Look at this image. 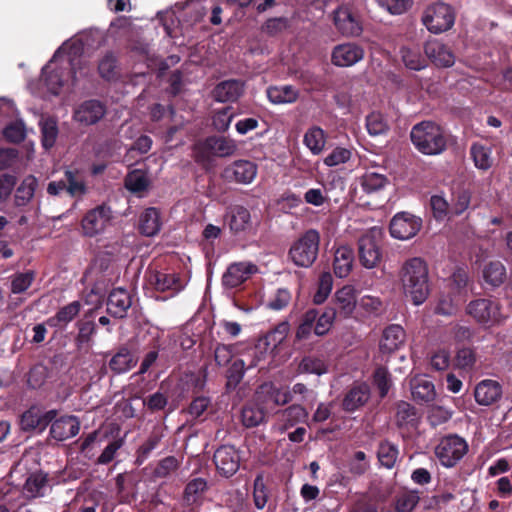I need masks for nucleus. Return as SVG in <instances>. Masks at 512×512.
<instances>
[{"instance_id":"nucleus-11","label":"nucleus","mask_w":512,"mask_h":512,"mask_svg":"<svg viewBox=\"0 0 512 512\" xmlns=\"http://www.w3.org/2000/svg\"><path fill=\"white\" fill-rule=\"evenodd\" d=\"M357 304V294L356 290L351 285H345L342 288L338 289L334 295L331 303L326 306L322 311H332V325L337 317L340 318H349Z\"/></svg>"},{"instance_id":"nucleus-17","label":"nucleus","mask_w":512,"mask_h":512,"mask_svg":"<svg viewBox=\"0 0 512 512\" xmlns=\"http://www.w3.org/2000/svg\"><path fill=\"white\" fill-rule=\"evenodd\" d=\"M364 50L355 43H344L335 46L331 53V62L338 67H350L361 61Z\"/></svg>"},{"instance_id":"nucleus-14","label":"nucleus","mask_w":512,"mask_h":512,"mask_svg":"<svg viewBox=\"0 0 512 512\" xmlns=\"http://www.w3.org/2000/svg\"><path fill=\"white\" fill-rule=\"evenodd\" d=\"M257 272L258 267L252 262L231 263L222 276V284L226 288H237Z\"/></svg>"},{"instance_id":"nucleus-47","label":"nucleus","mask_w":512,"mask_h":512,"mask_svg":"<svg viewBox=\"0 0 512 512\" xmlns=\"http://www.w3.org/2000/svg\"><path fill=\"white\" fill-rule=\"evenodd\" d=\"M37 179L33 175H29L23 179L17 187L14 202L17 207L26 206L34 197L37 187Z\"/></svg>"},{"instance_id":"nucleus-10","label":"nucleus","mask_w":512,"mask_h":512,"mask_svg":"<svg viewBox=\"0 0 512 512\" xmlns=\"http://www.w3.org/2000/svg\"><path fill=\"white\" fill-rule=\"evenodd\" d=\"M466 313L477 323L486 326H493L502 320L499 302L487 298L472 300L466 307Z\"/></svg>"},{"instance_id":"nucleus-19","label":"nucleus","mask_w":512,"mask_h":512,"mask_svg":"<svg viewBox=\"0 0 512 512\" xmlns=\"http://www.w3.org/2000/svg\"><path fill=\"white\" fill-rule=\"evenodd\" d=\"M257 175V166L249 160H237L227 166L223 171V177L227 181L241 184L251 183Z\"/></svg>"},{"instance_id":"nucleus-25","label":"nucleus","mask_w":512,"mask_h":512,"mask_svg":"<svg viewBox=\"0 0 512 512\" xmlns=\"http://www.w3.org/2000/svg\"><path fill=\"white\" fill-rule=\"evenodd\" d=\"M129 293L122 288L113 289L107 299V313L114 318H123L131 307Z\"/></svg>"},{"instance_id":"nucleus-1","label":"nucleus","mask_w":512,"mask_h":512,"mask_svg":"<svg viewBox=\"0 0 512 512\" xmlns=\"http://www.w3.org/2000/svg\"><path fill=\"white\" fill-rule=\"evenodd\" d=\"M400 280L406 297L415 305H420L427 299L430 286L428 267L420 257L406 260L400 270Z\"/></svg>"},{"instance_id":"nucleus-27","label":"nucleus","mask_w":512,"mask_h":512,"mask_svg":"<svg viewBox=\"0 0 512 512\" xmlns=\"http://www.w3.org/2000/svg\"><path fill=\"white\" fill-rule=\"evenodd\" d=\"M290 331V324L288 321L278 323L273 329L268 331L262 338L259 339L257 348L263 347L264 351L274 352L279 345H281L287 338Z\"/></svg>"},{"instance_id":"nucleus-59","label":"nucleus","mask_w":512,"mask_h":512,"mask_svg":"<svg viewBox=\"0 0 512 512\" xmlns=\"http://www.w3.org/2000/svg\"><path fill=\"white\" fill-rule=\"evenodd\" d=\"M49 377V369L43 364L34 365L28 372L27 385L31 389L41 388Z\"/></svg>"},{"instance_id":"nucleus-46","label":"nucleus","mask_w":512,"mask_h":512,"mask_svg":"<svg viewBox=\"0 0 512 512\" xmlns=\"http://www.w3.org/2000/svg\"><path fill=\"white\" fill-rule=\"evenodd\" d=\"M211 406V398L208 396L200 395L195 396L189 406L183 410L189 416L192 422H202L205 420V413Z\"/></svg>"},{"instance_id":"nucleus-13","label":"nucleus","mask_w":512,"mask_h":512,"mask_svg":"<svg viewBox=\"0 0 512 512\" xmlns=\"http://www.w3.org/2000/svg\"><path fill=\"white\" fill-rule=\"evenodd\" d=\"M232 234L245 235L255 230L250 211L242 205H234L229 208L225 215Z\"/></svg>"},{"instance_id":"nucleus-23","label":"nucleus","mask_w":512,"mask_h":512,"mask_svg":"<svg viewBox=\"0 0 512 512\" xmlns=\"http://www.w3.org/2000/svg\"><path fill=\"white\" fill-rule=\"evenodd\" d=\"M244 92V83L237 79L224 80L212 90V97L216 102L226 103L237 101Z\"/></svg>"},{"instance_id":"nucleus-37","label":"nucleus","mask_w":512,"mask_h":512,"mask_svg":"<svg viewBox=\"0 0 512 512\" xmlns=\"http://www.w3.org/2000/svg\"><path fill=\"white\" fill-rule=\"evenodd\" d=\"M411 393L417 403H428L436 397L433 382L425 377H415L411 380Z\"/></svg>"},{"instance_id":"nucleus-7","label":"nucleus","mask_w":512,"mask_h":512,"mask_svg":"<svg viewBox=\"0 0 512 512\" xmlns=\"http://www.w3.org/2000/svg\"><path fill=\"white\" fill-rule=\"evenodd\" d=\"M381 237V230L372 228L359 238L358 258L363 267L372 269L381 261Z\"/></svg>"},{"instance_id":"nucleus-36","label":"nucleus","mask_w":512,"mask_h":512,"mask_svg":"<svg viewBox=\"0 0 512 512\" xmlns=\"http://www.w3.org/2000/svg\"><path fill=\"white\" fill-rule=\"evenodd\" d=\"M354 252L348 246H341L334 253L333 270L337 277H347L353 267Z\"/></svg>"},{"instance_id":"nucleus-52","label":"nucleus","mask_w":512,"mask_h":512,"mask_svg":"<svg viewBox=\"0 0 512 512\" xmlns=\"http://www.w3.org/2000/svg\"><path fill=\"white\" fill-rule=\"evenodd\" d=\"M245 362L242 359L234 360L226 371V391L231 392L237 388L245 374Z\"/></svg>"},{"instance_id":"nucleus-29","label":"nucleus","mask_w":512,"mask_h":512,"mask_svg":"<svg viewBox=\"0 0 512 512\" xmlns=\"http://www.w3.org/2000/svg\"><path fill=\"white\" fill-rule=\"evenodd\" d=\"M395 422L399 429H417L420 424V414L413 405L401 401L396 407Z\"/></svg>"},{"instance_id":"nucleus-45","label":"nucleus","mask_w":512,"mask_h":512,"mask_svg":"<svg viewBox=\"0 0 512 512\" xmlns=\"http://www.w3.org/2000/svg\"><path fill=\"white\" fill-rule=\"evenodd\" d=\"M347 468L352 476L361 477L370 470V460L364 451H354L347 458Z\"/></svg>"},{"instance_id":"nucleus-62","label":"nucleus","mask_w":512,"mask_h":512,"mask_svg":"<svg viewBox=\"0 0 512 512\" xmlns=\"http://www.w3.org/2000/svg\"><path fill=\"white\" fill-rule=\"evenodd\" d=\"M299 370L303 373L322 375L327 372V365L318 357L305 356L299 363Z\"/></svg>"},{"instance_id":"nucleus-57","label":"nucleus","mask_w":512,"mask_h":512,"mask_svg":"<svg viewBox=\"0 0 512 512\" xmlns=\"http://www.w3.org/2000/svg\"><path fill=\"white\" fill-rule=\"evenodd\" d=\"M333 277L329 272H323L318 279L317 291L313 295V303L322 304L332 291Z\"/></svg>"},{"instance_id":"nucleus-32","label":"nucleus","mask_w":512,"mask_h":512,"mask_svg":"<svg viewBox=\"0 0 512 512\" xmlns=\"http://www.w3.org/2000/svg\"><path fill=\"white\" fill-rule=\"evenodd\" d=\"M82 305L79 301H73L60 308L54 316L46 320L47 326L56 329H64L80 313Z\"/></svg>"},{"instance_id":"nucleus-63","label":"nucleus","mask_w":512,"mask_h":512,"mask_svg":"<svg viewBox=\"0 0 512 512\" xmlns=\"http://www.w3.org/2000/svg\"><path fill=\"white\" fill-rule=\"evenodd\" d=\"M476 362V353L473 348L463 347L458 349L455 356V365L464 370H471Z\"/></svg>"},{"instance_id":"nucleus-35","label":"nucleus","mask_w":512,"mask_h":512,"mask_svg":"<svg viewBox=\"0 0 512 512\" xmlns=\"http://www.w3.org/2000/svg\"><path fill=\"white\" fill-rule=\"evenodd\" d=\"M136 365V359L132 351L125 345L118 348L110 359L108 366L114 374H122L131 370Z\"/></svg>"},{"instance_id":"nucleus-55","label":"nucleus","mask_w":512,"mask_h":512,"mask_svg":"<svg viewBox=\"0 0 512 512\" xmlns=\"http://www.w3.org/2000/svg\"><path fill=\"white\" fill-rule=\"evenodd\" d=\"M366 128L370 136L385 135L389 131V124L380 112H371L366 117Z\"/></svg>"},{"instance_id":"nucleus-39","label":"nucleus","mask_w":512,"mask_h":512,"mask_svg":"<svg viewBox=\"0 0 512 512\" xmlns=\"http://www.w3.org/2000/svg\"><path fill=\"white\" fill-rule=\"evenodd\" d=\"M506 267L501 261H490L484 266L483 279L491 287H499L506 280Z\"/></svg>"},{"instance_id":"nucleus-41","label":"nucleus","mask_w":512,"mask_h":512,"mask_svg":"<svg viewBox=\"0 0 512 512\" xmlns=\"http://www.w3.org/2000/svg\"><path fill=\"white\" fill-rule=\"evenodd\" d=\"M462 302L461 295L449 291L442 293L435 306V313L443 316H452L458 311Z\"/></svg>"},{"instance_id":"nucleus-8","label":"nucleus","mask_w":512,"mask_h":512,"mask_svg":"<svg viewBox=\"0 0 512 512\" xmlns=\"http://www.w3.org/2000/svg\"><path fill=\"white\" fill-rule=\"evenodd\" d=\"M468 452L467 442L458 435L443 437L435 448V455L444 467H454Z\"/></svg>"},{"instance_id":"nucleus-5","label":"nucleus","mask_w":512,"mask_h":512,"mask_svg":"<svg viewBox=\"0 0 512 512\" xmlns=\"http://www.w3.org/2000/svg\"><path fill=\"white\" fill-rule=\"evenodd\" d=\"M333 312L316 308L306 310L299 318L295 330L294 342H303L312 335L323 337L332 328Z\"/></svg>"},{"instance_id":"nucleus-31","label":"nucleus","mask_w":512,"mask_h":512,"mask_svg":"<svg viewBox=\"0 0 512 512\" xmlns=\"http://www.w3.org/2000/svg\"><path fill=\"white\" fill-rule=\"evenodd\" d=\"M267 420V412L259 403L247 402L243 405L240 413V421L245 428H254Z\"/></svg>"},{"instance_id":"nucleus-54","label":"nucleus","mask_w":512,"mask_h":512,"mask_svg":"<svg viewBox=\"0 0 512 512\" xmlns=\"http://www.w3.org/2000/svg\"><path fill=\"white\" fill-rule=\"evenodd\" d=\"M472 193L465 188H459L452 193L450 212L456 216L463 214L470 206Z\"/></svg>"},{"instance_id":"nucleus-2","label":"nucleus","mask_w":512,"mask_h":512,"mask_svg":"<svg viewBox=\"0 0 512 512\" xmlns=\"http://www.w3.org/2000/svg\"><path fill=\"white\" fill-rule=\"evenodd\" d=\"M414 147L428 156L440 155L446 151L448 137L445 130L436 122L424 120L415 124L410 131Z\"/></svg>"},{"instance_id":"nucleus-12","label":"nucleus","mask_w":512,"mask_h":512,"mask_svg":"<svg viewBox=\"0 0 512 512\" xmlns=\"http://www.w3.org/2000/svg\"><path fill=\"white\" fill-rule=\"evenodd\" d=\"M422 227V219L409 212H399L390 221L389 231L393 238L407 240L414 237Z\"/></svg>"},{"instance_id":"nucleus-56","label":"nucleus","mask_w":512,"mask_h":512,"mask_svg":"<svg viewBox=\"0 0 512 512\" xmlns=\"http://www.w3.org/2000/svg\"><path fill=\"white\" fill-rule=\"evenodd\" d=\"M420 501L417 490H409L401 493L396 498V512H412Z\"/></svg>"},{"instance_id":"nucleus-22","label":"nucleus","mask_w":512,"mask_h":512,"mask_svg":"<svg viewBox=\"0 0 512 512\" xmlns=\"http://www.w3.org/2000/svg\"><path fill=\"white\" fill-rule=\"evenodd\" d=\"M334 24L344 36H357L362 31L359 20L348 7H340L334 12Z\"/></svg>"},{"instance_id":"nucleus-15","label":"nucleus","mask_w":512,"mask_h":512,"mask_svg":"<svg viewBox=\"0 0 512 512\" xmlns=\"http://www.w3.org/2000/svg\"><path fill=\"white\" fill-rule=\"evenodd\" d=\"M111 218L110 210L104 205L89 210L81 221L83 234L94 237L104 231Z\"/></svg>"},{"instance_id":"nucleus-30","label":"nucleus","mask_w":512,"mask_h":512,"mask_svg":"<svg viewBox=\"0 0 512 512\" xmlns=\"http://www.w3.org/2000/svg\"><path fill=\"white\" fill-rule=\"evenodd\" d=\"M148 283L159 292H178L181 289L180 278L176 274H169L160 271H150L147 274Z\"/></svg>"},{"instance_id":"nucleus-20","label":"nucleus","mask_w":512,"mask_h":512,"mask_svg":"<svg viewBox=\"0 0 512 512\" xmlns=\"http://www.w3.org/2000/svg\"><path fill=\"white\" fill-rule=\"evenodd\" d=\"M424 53L427 60L435 66L448 68L454 65L455 55L451 49L438 40L427 41L424 45Z\"/></svg>"},{"instance_id":"nucleus-42","label":"nucleus","mask_w":512,"mask_h":512,"mask_svg":"<svg viewBox=\"0 0 512 512\" xmlns=\"http://www.w3.org/2000/svg\"><path fill=\"white\" fill-rule=\"evenodd\" d=\"M64 177L67 182V194L70 197L80 199L87 194L88 187L77 169H66Z\"/></svg>"},{"instance_id":"nucleus-61","label":"nucleus","mask_w":512,"mask_h":512,"mask_svg":"<svg viewBox=\"0 0 512 512\" xmlns=\"http://www.w3.org/2000/svg\"><path fill=\"white\" fill-rule=\"evenodd\" d=\"M290 27V21L286 17L269 18L261 27V31L267 36L274 37Z\"/></svg>"},{"instance_id":"nucleus-33","label":"nucleus","mask_w":512,"mask_h":512,"mask_svg":"<svg viewBox=\"0 0 512 512\" xmlns=\"http://www.w3.org/2000/svg\"><path fill=\"white\" fill-rule=\"evenodd\" d=\"M48 489L47 474L35 472L27 477L23 485L22 493L27 499H35L45 496Z\"/></svg>"},{"instance_id":"nucleus-60","label":"nucleus","mask_w":512,"mask_h":512,"mask_svg":"<svg viewBox=\"0 0 512 512\" xmlns=\"http://www.w3.org/2000/svg\"><path fill=\"white\" fill-rule=\"evenodd\" d=\"M117 59L112 52H108L100 60L98 64L99 75L107 80L111 81L117 78Z\"/></svg>"},{"instance_id":"nucleus-53","label":"nucleus","mask_w":512,"mask_h":512,"mask_svg":"<svg viewBox=\"0 0 512 512\" xmlns=\"http://www.w3.org/2000/svg\"><path fill=\"white\" fill-rule=\"evenodd\" d=\"M124 185L132 193H141L147 190L149 179L144 171L135 169L126 175Z\"/></svg>"},{"instance_id":"nucleus-6","label":"nucleus","mask_w":512,"mask_h":512,"mask_svg":"<svg viewBox=\"0 0 512 512\" xmlns=\"http://www.w3.org/2000/svg\"><path fill=\"white\" fill-rule=\"evenodd\" d=\"M319 245L320 233L316 229H308L293 242L288 256L298 267H311L318 257Z\"/></svg>"},{"instance_id":"nucleus-28","label":"nucleus","mask_w":512,"mask_h":512,"mask_svg":"<svg viewBox=\"0 0 512 512\" xmlns=\"http://www.w3.org/2000/svg\"><path fill=\"white\" fill-rule=\"evenodd\" d=\"M502 395V388L495 380L486 379L477 384L474 396L478 404L489 406L495 403Z\"/></svg>"},{"instance_id":"nucleus-38","label":"nucleus","mask_w":512,"mask_h":512,"mask_svg":"<svg viewBox=\"0 0 512 512\" xmlns=\"http://www.w3.org/2000/svg\"><path fill=\"white\" fill-rule=\"evenodd\" d=\"M267 97L273 104H292L299 98V90L292 85L270 86Z\"/></svg>"},{"instance_id":"nucleus-21","label":"nucleus","mask_w":512,"mask_h":512,"mask_svg":"<svg viewBox=\"0 0 512 512\" xmlns=\"http://www.w3.org/2000/svg\"><path fill=\"white\" fill-rule=\"evenodd\" d=\"M80 431V421L74 415L55 418L50 427V436L56 441H65L76 436Z\"/></svg>"},{"instance_id":"nucleus-34","label":"nucleus","mask_w":512,"mask_h":512,"mask_svg":"<svg viewBox=\"0 0 512 512\" xmlns=\"http://www.w3.org/2000/svg\"><path fill=\"white\" fill-rule=\"evenodd\" d=\"M405 337V331L400 325L391 324L383 331L380 348L383 352L392 353L404 344Z\"/></svg>"},{"instance_id":"nucleus-48","label":"nucleus","mask_w":512,"mask_h":512,"mask_svg":"<svg viewBox=\"0 0 512 512\" xmlns=\"http://www.w3.org/2000/svg\"><path fill=\"white\" fill-rule=\"evenodd\" d=\"M182 459L175 456H166L160 459L152 471L155 479H166L175 474L181 467Z\"/></svg>"},{"instance_id":"nucleus-49","label":"nucleus","mask_w":512,"mask_h":512,"mask_svg":"<svg viewBox=\"0 0 512 512\" xmlns=\"http://www.w3.org/2000/svg\"><path fill=\"white\" fill-rule=\"evenodd\" d=\"M388 183L389 180L384 174L376 172L367 171L360 178V185L367 194L384 189Z\"/></svg>"},{"instance_id":"nucleus-16","label":"nucleus","mask_w":512,"mask_h":512,"mask_svg":"<svg viewBox=\"0 0 512 512\" xmlns=\"http://www.w3.org/2000/svg\"><path fill=\"white\" fill-rule=\"evenodd\" d=\"M213 462L218 473L229 478L238 471L240 457L233 446L222 445L215 451Z\"/></svg>"},{"instance_id":"nucleus-4","label":"nucleus","mask_w":512,"mask_h":512,"mask_svg":"<svg viewBox=\"0 0 512 512\" xmlns=\"http://www.w3.org/2000/svg\"><path fill=\"white\" fill-rule=\"evenodd\" d=\"M60 53L61 48L55 52L50 62L42 69L44 83L53 95H59L62 88L68 83H71L73 87L78 83L75 60L69 57L58 63L57 58Z\"/></svg>"},{"instance_id":"nucleus-51","label":"nucleus","mask_w":512,"mask_h":512,"mask_svg":"<svg viewBox=\"0 0 512 512\" xmlns=\"http://www.w3.org/2000/svg\"><path fill=\"white\" fill-rule=\"evenodd\" d=\"M491 154V148L480 143H473L470 148V155L475 166L483 171L492 167L493 162Z\"/></svg>"},{"instance_id":"nucleus-44","label":"nucleus","mask_w":512,"mask_h":512,"mask_svg":"<svg viewBox=\"0 0 512 512\" xmlns=\"http://www.w3.org/2000/svg\"><path fill=\"white\" fill-rule=\"evenodd\" d=\"M398 456V445L390 442L389 440H383L379 443L377 458L381 466L387 469H392L396 465Z\"/></svg>"},{"instance_id":"nucleus-64","label":"nucleus","mask_w":512,"mask_h":512,"mask_svg":"<svg viewBox=\"0 0 512 512\" xmlns=\"http://www.w3.org/2000/svg\"><path fill=\"white\" fill-rule=\"evenodd\" d=\"M231 107H224L215 112L212 118V125L218 132H226L234 118V114L231 113Z\"/></svg>"},{"instance_id":"nucleus-24","label":"nucleus","mask_w":512,"mask_h":512,"mask_svg":"<svg viewBox=\"0 0 512 512\" xmlns=\"http://www.w3.org/2000/svg\"><path fill=\"white\" fill-rule=\"evenodd\" d=\"M370 398V387L365 382L354 384L345 394L342 408L346 412H354L364 406Z\"/></svg>"},{"instance_id":"nucleus-3","label":"nucleus","mask_w":512,"mask_h":512,"mask_svg":"<svg viewBox=\"0 0 512 512\" xmlns=\"http://www.w3.org/2000/svg\"><path fill=\"white\" fill-rule=\"evenodd\" d=\"M236 150L237 144L235 140L217 135L198 140L192 147L195 162L203 168L210 167L214 157H230L235 154Z\"/></svg>"},{"instance_id":"nucleus-40","label":"nucleus","mask_w":512,"mask_h":512,"mask_svg":"<svg viewBox=\"0 0 512 512\" xmlns=\"http://www.w3.org/2000/svg\"><path fill=\"white\" fill-rule=\"evenodd\" d=\"M160 216L156 208H147L140 216L139 230L145 236H154L160 230Z\"/></svg>"},{"instance_id":"nucleus-9","label":"nucleus","mask_w":512,"mask_h":512,"mask_svg":"<svg viewBox=\"0 0 512 512\" xmlns=\"http://www.w3.org/2000/svg\"><path fill=\"white\" fill-rule=\"evenodd\" d=\"M422 21L430 32L439 34L452 28L455 22V13L450 5L438 2L427 7Z\"/></svg>"},{"instance_id":"nucleus-43","label":"nucleus","mask_w":512,"mask_h":512,"mask_svg":"<svg viewBox=\"0 0 512 512\" xmlns=\"http://www.w3.org/2000/svg\"><path fill=\"white\" fill-rule=\"evenodd\" d=\"M208 490V483L204 478L197 477L191 479L183 491V501L187 505L197 503L203 494Z\"/></svg>"},{"instance_id":"nucleus-26","label":"nucleus","mask_w":512,"mask_h":512,"mask_svg":"<svg viewBox=\"0 0 512 512\" xmlns=\"http://www.w3.org/2000/svg\"><path fill=\"white\" fill-rule=\"evenodd\" d=\"M399 54L407 69L420 71L428 66L427 56L422 54V49L419 45H403L400 47Z\"/></svg>"},{"instance_id":"nucleus-50","label":"nucleus","mask_w":512,"mask_h":512,"mask_svg":"<svg viewBox=\"0 0 512 512\" xmlns=\"http://www.w3.org/2000/svg\"><path fill=\"white\" fill-rule=\"evenodd\" d=\"M303 142L314 155L320 154L326 143L324 130L318 126H313L306 131Z\"/></svg>"},{"instance_id":"nucleus-18","label":"nucleus","mask_w":512,"mask_h":512,"mask_svg":"<svg viewBox=\"0 0 512 512\" xmlns=\"http://www.w3.org/2000/svg\"><path fill=\"white\" fill-rule=\"evenodd\" d=\"M106 114V106L99 100L90 99L82 102L74 111V119L82 125L98 123Z\"/></svg>"},{"instance_id":"nucleus-58","label":"nucleus","mask_w":512,"mask_h":512,"mask_svg":"<svg viewBox=\"0 0 512 512\" xmlns=\"http://www.w3.org/2000/svg\"><path fill=\"white\" fill-rule=\"evenodd\" d=\"M162 436L158 433H151L145 442L136 451L137 465H142L150 456L151 452L158 447Z\"/></svg>"}]
</instances>
